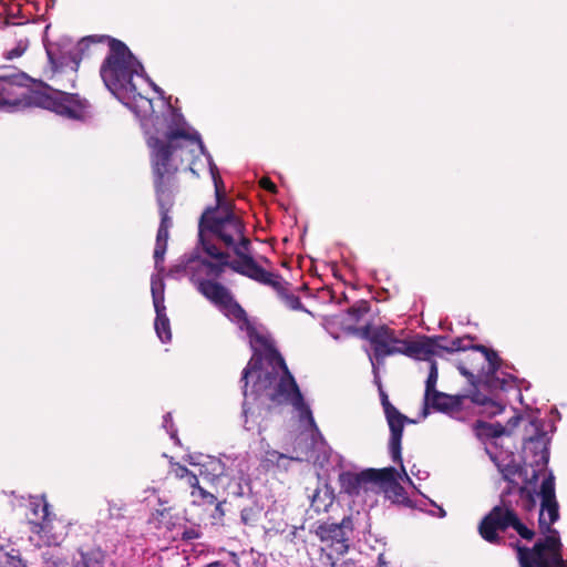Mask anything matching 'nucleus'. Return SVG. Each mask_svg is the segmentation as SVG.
Instances as JSON below:
<instances>
[{
  "label": "nucleus",
  "mask_w": 567,
  "mask_h": 567,
  "mask_svg": "<svg viewBox=\"0 0 567 567\" xmlns=\"http://www.w3.org/2000/svg\"><path fill=\"white\" fill-rule=\"evenodd\" d=\"M198 537H199V534L195 529H187L183 533V538L187 539V540L195 539Z\"/></svg>",
  "instance_id": "obj_34"
},
{
  "label": "nucleus",
  "mask_w": 567,
  "mask_h": 567,
  "mask_svg": "<svg viewBox=\"0 0 567 567\" xmlns=\"http://www.w3.org/2000/svg\"><path fill=\"white\" fill-rule=\"evenodd\" d=\"M424 401L425 405H431L432 408L443 412L451 411L458 404L456 398L447 395L443 392H435L424 398Z\"/></svg>",
  "instance_id": "obj_19"
},
{
  "label": "nucleus",
  "mask_w": 567,
  "mask_h": 567,
  "mask_svg": "<svg viewBox=\"0 0 567 567\" xmlns=\"http://www.w3.org/2000/svg\"><path fill=\"white\" fill-rule=\"evenodd\" d=\"M437 508H439V514H437L439 517H441V518L445 517L446 516V512L442 507H440V506Z\"/></svg>",
  "instance_id": "obj_40"
},
{
  "label": "nucleus",
  "mask_w": 567,
  "mask_h": 567,
  "mask_svg": "<svg viewBox=\"0 0 567 567\" xmlns=\"http://www.w3.org/2000/svg\"><path fill=\"white\" fill-rule=\"evenodd\" d=\"M260 186L271 193L276 192V185L267 177H262L259 182Z\"/></svg>",
  "instance_id": "obj_31"
},
{
  "label": "nucleus",
  "mask_w": 567,
  "mask_h": 567,
  "mask_svg": "<svg viewBox=\"0 0 567 567\" xmlns=\"http://www.w3.org/2000/svg\"><path fill=\"white\" fill-rule=\"evenodd\" d=\"M152 147V167L154 174V183L157 194V202L162 215L161 225L157 230L156 245L154 249L155 269H163L164 256L167 248L168 229L172 220L167 215L172 205L171 179L177 171L176 165L169 157V152L155 140L150 141Z\"/></svg>",
  "instance_id": "obj_7"
},
{
  "label": "nucleus",
  "mask_w": 567,
  "mask_h": 567,
  "mask_svg": "<svg viewBox=\"0 0 567 567\" xmlns=\"http://www.w3.org/2000/svg\"><path fill=\"white\" fill-rule=\"evenodd\" d=\"M7 567H27L21 558L9 555L6 560Z\"/></svg>",
  "instance_id": "obj_30"
},
{
  "label": "nucleus",
  "mask_w": 567,
  "mask_h": 567,
  "mask_svg": "<svg viewBox=\"0 0 567 567\" xmlns=\"http://www.w3.org/2000/svg\"><path fill=\"white\" fill-rule=\"evenodd\" d=\"M215 194L216 206L207 208L199 220V243L206 257L196 255L181 260L169 269V276L189 274L198 290L217 305L240 331L246 332L254 354L241 378L245 382L244 427L247 431L257 429L261 433L265 427L257 421L260 405L271 402L290 403L298 411L300 422L317 431L312 413L266 329L247 318L245 310L224 286L210 280L230 267L258 282L275 288L280 285L279 277L262 269L248 255L250 243L244 236L240 217L234 212L233 204L223 196L221 189Z\"/></svg>",
  "instance_id": "obj_1"
},
{
  "label": "nucleus",
  "mask_w": 567,
  "mask_h": 567,
  "mask_svg": "<svg viewBox=\"0 0 567 567\" xmlns=\"http://www.w3.org/2000/svg\"><path fill=\"white\" fill-rule=\"evenodd\" d=\"M192 496L194 497V502L200 501L204 504H214L216 497L213 493L205 491L203 487H197L192 491Z\"/></svg>",
  "instance_id": "obj_27"
},
{
  "label": "nucleus",
  "mask_w": 567,
  "mask_h": 567,
  "mask_svg": "<svg viewBox=\"0 0 567 567\" xmlns=\"http://www.w3.org/2000/svg\"><path fill=\"white\" fill-rule=\"evenodd\" d=\"M474 432L481 440L488 437H498L504 434L505 429L501 424H489L485 422H476L474 425Z\"/></svg>",
  "instance_id": "obj_23"
},
{
  "label": "nucleus",
  "mask_w": 567,
  "mask_h": 567,
  "mask_svg": "<svg viewBox=\"0 0 567 567\" xmlns=\"http://www.w3.org/2000/svg\"><path fill=\"white\" fill-rule=\"evenodd\" d=\"M502 411V406L499 404H494L493 403V411L492 413L496 414V413H499Z\"/></svg>",
  "instance_id": "obj_39"
},
{
  "label": "nucleus",
  "mask_w": 567,
  "mask_h": 567,
  "mask_svg": "<svg viewBox=\"0 0 567 567\" xmlns=\"http://www.w3.org/2000/svg\"><path fill=\"white\" fill-rule=\"evenodd\" d=\"M155 331L162 342H168L172 338L169 319L166 316V307L155 309Z\"/></svg>",
  "instance_id": "obj_21"
},
{
  "label": "nucleus",
  "mask_w": 567,
  "mask_h": 567,
  "mask_svg": "<svg viewBox=\"0 0 567 567\" xmlns=\"http://www.w3.org/2000/svg\"><path fill=\"white\" fill-rule=\"evenodd\" d=\"M186 481H187V484L193 487V489H196L197 487H200L198 485V477L196 474H193V473H189L187 476H186Z\"/></svg>",
  "instance_id": "obj_33"
},
{
  "label": "nucleus",
  "mask_w": 567,
  "mask_h": 567,
  "mask_svg": "<svg viewBox=\"0 0 567 567\" xmlns=\"http://www.w3.org/2000/svg\"><path fill=\"white\" fill-rule=\"evenodd\" d=\"M331 567H337L336 563H331ZM341 567H355V565L353 563H350V561H344Z\"/></svg>",
  "instance_id": "obj_38"
},
{
  "label": "nucleus",
  "mask_w": 567,
  "mask_h": 567,
  "mask_svg": "<svg viewBox=\"0 0 567 567\" xmlns=\"http://www.w3.org/2000/svg\"><path fill=\"white\" fill-rule=\"evenodd\" d=\"M460 371L463 375H468L470 373L467 372V370L465 368H460Z\"/></svg>",
  "instance_id": "obj_41"
},
{
  "label": "nucleus",
  "mask_w": 567,
  "mask_h": 567,
  "mask_svg": "<svg viewBox=\"0 0 567 567\" xmlns=\"http://www.w3.org/2000/svg\"><path fill=\"white\" fill-rule=\"evenodd\" d=\"M352 530L350 517L342 519L340 524H328L320 527V537L323 542H331L334 553L343 555L348 551L349 533Z\"/></svg>",
  "instance_id": "obj_12"
},
{
  "label": "nucleus",
  "mask_w": 567,
  "mask_h": 567,
  "mask_svg": "<svg viewBox=\"0 0 567 567\" xmlns=\"http://www.w3.org/2000/svg\"><path fill=\"white\" fill-rule=\"evenodd\" d=\"M102 38L89 35L78 42L69 37H62L56 42L45 44V51L51 65L52 82L63 91L73 87L78 78V68L82 56L89 51L92 44H99Z\"/></svg>",
  "instance_id": "obj_8"
},
{
  "label": "nucleus",
  "mask_w": 567,
  "mask_h": 567,
  "mask_svg": "<svg viewBox=\"0 0 567 567\" xmlns=\"http://www.w3.org/2000/svg\"><path fill=\"white\" fill-rule=\"evenodd\" d=\"M41 567H74L73 555L58 545L41 553Z\"/></svg>",
  "instance_id": "obj_15"
},
{
  "label": "nucleus",
  "mask_w": 567,
  "mask_h": 567,
  "mask_svg": "<svg viewBox=\"0 0 567 567\" xmlns=\"http://www.w3.org/2000/svg\"><path fill=\"white\" fill-rule=\"evenodd\" d=\"M35 533L49 545H59L66 535V524L52 513L34 525Z\"/></svg>",
  "instance_id": "obj_13"
},
{
  "label": "nucleus",
  "mask_w": 567,
  "mask_h": 567,
  "mask_svg": "<svg viewBox=\"0 0 567 567\" xmlns=\"http://www.w3.org/2000/svg\"><path fill=\"white\" fill-rule=\"evenodd\" d=\"M241 520L246 525H254L258 518V512L252 507H247L241 511Z\"/></svg>",
  "instance_id": "obj_28"
},
{
  "label": "nucleus",
  "mask_w": 567,
  "mask_h": 567,
  "mask_svg": "<svg viewBox=\"0 0 567 567\" xmlns=\"http://www.w3.org/2000/svg\"><path fill=\"white\" fill-rule=\"evenodd\" d=\"M333 497L331 492L324 488H318L311 499V508L316 513L327 512L329 506L332 505Z\"/></svg>",
  "instance_id": "obj_22"
},
{
  "label": "nucleus",
  "mask_w": 567,
  "mask_h": 567,
  "mask_svg": "<svg viewBox=\"0 0 567 567\" xmlns=\"http://www.w3.org/2000/svg\"><path fill=\"white\" fill-rule=\"evenodd\" d=\"M73 555L74 567H99L103 560V553L100 549H90L84 551L78 549Z\"/></svg>",
  "instance_id": "obj_18"
},
{
  "label": "nucleus",
  "mask_w": 567,
  "mask_h": 567,
  "mask_svg": "<svg viewBox=\"0 0 567 567\" xmlns=\"http://www.w3.org/2000/svg\"><path fill=\"white\" fill-rule=\"evenodd\" d=\"M189 463L199 467V475L212 484L227 488L230 481L241 480L244 471L231 456L215 457L209 455L190 456Z\"/></svg>",
  "instance_id": "obj_9"
},
{
  "label": "nucleus",
  "mask_w": 567,
  "mask_h": 567,
  "mask_svg": "<svg viewBox=\"0 0 567 567\" xmlns=\"http://www.w3.org/2000/svg\"><path fill=\"white\" fill-rule=\"evenodd\" d=\"M171 422H172V416H171V414L168 413V414H166V415L164 416V421H163V425H164V427H165L167 431H169V427L172 426Z\"/></svg>",
  "instance_id": "obj_36"
},
{
  "label": "nucleus",
  "mask_w": 567,
  "mask_h": 567,
  "mask_svg": "<svg viewBox=\"0 0 567 567\" xmlns=\"http://www.w3.org/2000/svg\"><path fill=\"white\" fill-rule=\"evenodd\" d=\"M473 361L483 360L486 362L487 368H482L484 374L486 377H491L499 367V358L496 352L488 350L484 346H475L473 347Z\"/></svg>",
  "instance_id": "obj_16"
},
{
  "label": "nucleus",
  "mask_w": 567,
  "mask_h": 567,
  "mask_svg": "<svg viewBox=\"0 0 567 567\" xmlns=\"http://www.w3.org/2000/svg\"><path fill=\"white\" fill-rule=\"evenodd\" d=\"M508 527L515 529L522 538L529 540L534 536V532L520 522L516 513L505 506H495L481 522L478 532L486 542L496 544L501 540L497 530Z\"/></svg>",
  "instance_id": "obj_10"
},
{
  "label": "nucleus",
  "mask_w": 567,
  "mask_h": 567,
  "mask_svg": "<svg viewBox=\"0 0 567 567\" xmlns=\"http://www.w3.org/2000/svg\"><path fill=\"white\" fill-rule=\"evenodd\" d=\"M520 506L527 513L536 509L540 499L538 525L544 534L533 548L517 546L519 567H567L561 555L563 544L559 534L551 525L558 519V503L555 495L554 476L546 477L538 493L522 488L519 493Z\"/></svg>",
  "instance_id": "obj_4"
},
{
  "label": "nucleus",
  "mask_w": 567,
  "mask_h": 567,
  "mask_svg": "<svg viewBox=\"0 0 567 567\" xmlns=\"http://www.w3.org/2000/svg\"><path fill=\"white\" fill-rule=\"evenodd\" d=\"M190 472L185 467V466H177L176 470H175V474L177 477L179 478H186V476L189 474Z\"/></svg>",
  "instance_id": "obj_35"
},
{
  "label": "nucleus",
  "mask_w": 567,
  "mask_h": 567,
  "mask_svg": "<svg viewBox=\"0 0 567 567\" xmlns=\"http://www.w3.org/2000/svg\"><path fill=\"white\" fill-rule=\"evenodd\" d=\"M439 341H445V338L440 337L435 340L425 338L424 340L412 342L403 340L400 353L417 360H424L430 363L433 361L432 357L437 353Z\"/></svg>",
  "instance_id": "obj_14"
},
{
  "label": "nucleus",
  "mask_w": 567,
  "mask_h": 567,
  "mask_svg": "<svg viewBox=\"0 0 567 567\" xmlns=\"http://www.w3.org/2000/svg\"><path fill=\"white\" fill-rule=\"evenodd\" d=\"M368 311V308H367V305L365 303H362L361 306L359 307H354V308H351L350 310V313L355 317L357 319H359L363 313H365Z\"/></svg>",
  "instance_id": "obj_32"
},
{
  "label": "nucleus",
  "mask_w": 567,
  "mask_h": 567,
  "mask_svg": "<svg viewBox=\"0 0 567 567\" xmlns=\"http://www.w3.org/2000/svg\"><path fill=\"white\" fill-rule=\"evenodd\" d=\"M99 38H102L99 43H106L109 47V54L100 70L105 86L136 117H146L153 110V103L144 95L145 86H153L159 94L163 92L145 76L143 65L123 42L107 35Z\"/></svg>",
  "instance_id": "obj_3"
},
{
  "label": "nucleus",
  "mask_w": 567,
  "mask_h": 567,
  "mask_svg": "<svg viewBox=\"0 0 567 567\" xmlns=\"http://www.w3.org/2000/svg\"><path fill=\"white\" fill-rule=\"evenodd\" d=\"M261 450H262V457L264 461L270 464H276L277 466H282L284 468H287V463L290 461H302L303 456L296 454V455H287L285 453H280L276 450H272L270 445L265 442V440L261 441Z\"/></svg>",
  "instance_id": "obj_17"
},
{
  "label": "nucleus",
  "mask_w": 567,
  "mask_h": 567,
  "mask_svg": "<svg viewBox=\"0 0 567 567\" xmlns=\"http://www.w3.org/2000/svg\"><path fill=\"white\" fill-rule=\"evenodd\" d=\"M365 337L373 346V354H369L374 373L388 355L400 353L402 339H399L394 331L386 326H380L365 332Z\"/></svg>",
  "instance_id": "obj_11"
},
{
  "label": "nucleus",
  "mask_w": 567,
  "mask_h": 567,
  "mask_svg": "<svg viewBox=\"0 0 567 567\" xmlns=\"http://www.w3.org/2000/svg\"><path fill=\"white\" fill-rule=\"evenodd\" d=\"M437 377H439V373H437V365H436V362L435 361H431L430 364H429V375H427V379H426V382H425V394H424V398L435 393V392H439L435 386H436V382H437Z\"/></svg>",
  "instance_id": "obj_25"
},
{
  "label": "nucleus",
  "mask_w": 567,
  "mask_h": 567,
  "mask_svg": "<svg viewBox=\"0 0 567 567\" xmlns=\"http://www.w3.org/2000/svg\"><path fill=\"white\" fill-rule=\"evenodd\" d=\"M171 437H172V439H176V432H175V431H172V432H171Z\"/></svg>",
  "instance_id": "obj_42"
},
{
  "label": "nucleus",
  "mask_w": 567,
  "mask_h": 567,
  "mask_svg": "<svg viewBox=\"0 0 567 567\" xmlns=\"http://www.w3.org/2000/svg\"><path fill=\"white\" fill-rule=\"evenodd\" d=\"M385 417L391 431L389 449L394 462L400 463L401 472L394 467H384L381 470L368 468L360 473L346 472L340 475L341 487L350 495H360L369 491L382 488L386 492H393L396 496H402V486L400 481L413 485L412 480L405 472L401 456V439L404 424L410 420L400 413L386 399L382 400Z\"/></svg>",
  "instance_id": "obj_5"
},
{
  "label": "nucleus",
  "mask_w": 567,
  "mask_h": 567,
  "mask_svg": "<svg viewBox=\"0 0 567 567\" xmlns=\"http://www.w3.org/2000/svg\"><path fill=\"white\" fill-rule=\"evenodd\" d=\"M162 105L165 106L164 118L157 115L154 116V109L146 117H138L147 136L150 150L152 151L150 141L155 140L169 152V157L173 158L172 162L176 165V169L179 164L188 162L189 171L197 176L199 174L197 162L203 158L214 181L215 193L219 194L221 179L212 156L204 147L198 132L186 123L178 111L165 104V102H162Z\"/></svg>",
  "instance_id": "obj_2"
},
{
  "label": "nucleus",
  "mask_w": 567,
  "mask_h": 567,
  "mask_svg": "<svg viewBox=\"0 0 567 567\" xmlns=\"http://www.w3.org/2000/svg\"><path fill=\"white\" fill-rule=\"evenodd\" d=\"M470 339L467 338H456L450 342V344H442L441 341H439V349L447 351V352H454V351H462L470 348Z\"/></svg>",
  "instance_id": "obj_26"
},
{
  "label": "nucleus",
  "mask_w": 567,
  "mask_h": 567,
  "mask_svg": "<svg viewBox=\"0 0 567 567\" xmlns=\"http://www.w3.org/2000/svg\"><path fill=\"white\" fill-rule=\"evenodd\" d=\"M25 49H27L25 44L19 43L14 49L7 52V59L13 60V59L21 56L23 54V52L25 51Z\"/></svg>",
  "instance_id": "obj_29"
},
{
  "label": "nucleus",
  "mask_w": 567,
  "mask_h": 567,
  "mask_svg": "<svg viewBox=\"0 0 567 567\" xmlns=\"http://www.w3.org/2000/svg\"><path fill=\"white\" fill-rule=\"evenodd\" d=\"M50 110L69 120L83 121L89 116V105L76 94L50 85L30 90L16 79H0V111L18 112L29 106Z\"/></svg>",
  "instance_id": "obj_6"
},
{
  "label": "nucleus",
  "mask_w": 567,
  "mask_h": 567,
  "mask_svg": "<svg viewBox=\"0 0 567 567\" xmlns=\"http://www.w3.org/2000/svg\"><path fill=\"white\" fill-rule=\"evenodd\" d=\"M30 506L33 515L41 522L50 512V505L43 496L32 497Z\"/></svg>",
  "instance_id": "obj_24"
},
{
  "label": "nucleus",
  "mask_w": 567,
  "mask_h": 567,
  "mask_svg": "<svg viewBox=\"0 0 567 567\" xmlns=\"http://www.w3.org/2000/svg\"><path fill=\"white\" fill-rule=\"evenodd\" d=\"M157 274L153 275L151 278V292H152V299H153V306L154 309H158L161 307H165V284L162 278V272L164 271V268L162 270L156 269Z\"/></svg>",
  "instance_id": "obj_20"
},
{
  "label": "nucleus",
  "mask_w": 567,
  "mask_h": 567,
  "mask_svg": "<svg viewBox=\"0 0 567 567\" xmlns=\"http://www.w3.org/2000/svg\"><path fill=\"white\" fill-rule=\"evenodd\" d=\"M540 460L543 461L544 464H546L548 462V452H547V450L545 447H544V451L542 453Z\"/></svg>",
  "instance_id": "obj_37"
}]
</instances>
